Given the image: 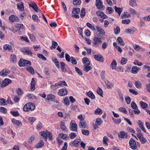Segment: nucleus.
Wrapping results in <instances>:
<instances>
[{
  "label": "nucleus",
  "instance_id": "32",
  "mask_svg": "<svg viewBox=\"0 0 150 150\" xmlns=\"http://www.w3.org/2000/svg\"><path fill=\"white\" fill-rule=\"evenodd\" d=\"M44 145V142L42 140H41L40 141L37 145H36V147L37 148L42 147Z\"/></svg>",
  "mask_w": 150,
  "mask_h": 150
},
{
  "label": "nucleus",
  "instance_id": "4",
  "mask_svg": "<svg viewBox=\"0 0 150 150\" xmlns=\"http://www.w3.org/2000/svg\"><path fill=\"white\" fill-rule=\"evenodd\" d=\"M129 145L131 148L135 150L137 148V145L135 140L133 138H131L129 141Z\"/></svg>",
  "mask_w": 150,
  "mask_h": 150
},
{
  "label": "nucleus",
  "instance_id": "57",
  "mask_svg": "<svg viewBox=\"0 0 150 150\" xmlns=\"http://www.w3.org/2000/svg\"><path fill=\"white\" fill-rule=\"evenodd\" d=\"M130 15L128 13L127 14V12H124V14H123L122 16V18H128L130 17Z\"/></svg>",
  "mask_w": 150,
  "mask_h": 150
},
{
  "label": "nucleus",
  "instance_id": "64",
  "mask_svg": "<svg viewBox=\"0 0 150 150\" xmlns=\"http://www.w3.org/2000/svg\"><path fill=\"white\" fill-rule=\"evenodd\" d=\"M89 62L88 59L86 57H84L83 59L82 62L84 64H88Z\"/></svg>",
  "mask_w": 150,
  "mask_h": 150
},
{
  "label": "nucleus",
  "instance_id": "5",
  "mask_svg": "<svg viewBox=\"0 0 150 150\" xmlns=\"http://www.w3.org/2000/svg\"><path fill=\"white\" fill-rule=\"evenodd\" d=\"M94 58L96 60L100 62H104V58L100 54L95 55Z\"/></svg>",
  "mask_w": 150,
  "mask_h": 150
},
{
  "label": "nucleus",
  "instance_id": "60",
  "mask_svg": "<svg viewBox=\"0 0 150 150\" xmlns=\"http://www.w3.org/2000/svg\"><path fill=\"white\" fill-rule=\"evenodd\" d=\"M133 64L134 65H137L139 66H140L142 65V64L141 62H139L137 60H136L133 62Z\"/></svg>",
  "mask_w": 150,
  "mask_h": 150
},
{
  "label": "nucleus",
  "instance_id": "25",
  "mask_svg": "<svg viewBox=\"0 0 150 150\" xmlns=\"http://www.w3.org/2000/svg\"><path fill=\"white\" fill-rule=\"evenodd\" d=\"M35 80L34 78H33L32 79L31 86L30 87V89L31 91H34L35 89Z\"/></svg>",
  "mask_w": 150,
  "mask_h": 150
},
{
  "label": "nucleus",
  "instance_id": "18",
  "mask_svg": "<svg viewBox=\"0 0 150 150\" xmlns=\"http://www.w3.org/2000/svg\"><path fill=\"white\" fill-rule=\"evenodd\" d=\"M97 30L99 32V34L101 35H105V32L104 30L100 27L98 26H96Z\"/></svg>",
  "mask_w": 150,
  "mask_h": 150
},
{
  "label": "nucleus",
  "instance_id": "37",
  "mask_svg": "<svg viewBox=\"0 0 150 150\" xmlns=\"http://www.w3.org/2000/svg\"><path fill=\"white\" fill-rule=\"evenodd\" d=\"M27 104H28V106H29V107H30L29 108L30 110H34L35 108V106L34 104L32 103H27Z\"/></svg>",
  "mask_w": 150,
  "mask_h": 150
},
{
  "label": "nucleus",
  "instance_id": "50",
  "mask_svg": "<svg viewBox=\"0 0 150 150\" xmlns=\"http://www.w3.org/2000/svg\"><path fill=\"white\" fill-rule=\"evenodd\" d=\"M132 108L134 109H138V106L134 102H132L131 104Z\"/></svg>",
  "mask_w": 150,
  "mask_h": 150
},
{
  "label": "nucleus",
  "instance_id": "21",
  "mask_svg": "<svg viewBox=\"0 0 150 150\" xmlns=\"http://www.w3.org/2000/svg\"><path fill=\"white\" fill-rule=\"evenodd\" d=\"M59 136L64 140H67L69 138V137L67 135L63 133L59 134Z\"/></svg>",
  "mask_w": 150,
  "mask_h": 150
},
{
  "label": "nucleus",
  "instance_id": "11",
  "mask_svg": "<svg viewBox=\"0 0 150 150\" xmlns=\"http://www.w3.org/2000/svg\"><path fill=\"white\" fill-rule=\"evenodd\" d=\"M21 51L23 53H26L28 55H29L32 53L28 47H25L22 48Z\"/></svg>",
  "mask_w": 150,
  "mask_h": 150
},
{
  "label": "nucleus",
  "instance_id": "55",
  "mask_svg": "<svg viewBox=\"0 0 150 150\" xmlns=\"http://www.w3.org/2000/svg\"><path fill=\"white\" fill-rule=\"evenodd\" d=\"M82 133L84 135H88L89 133V132L88 130L83 129L81 130Z\"/></svg>",
  "mask_w": 150,
  "mask_h": 150
},
{
  "label": "nucleus",
  "instance_id": "42",
  "mask_svg": "<svg viewBox=\"0 0 150 150\" xmlns=\"http://www.w3.org/2000/svg\"><path fill=\"white\" fill-rule=\"evenodd\" d=\"M86 14L85 9L84 8H82L81 10L80 16L81 18H83L85 16Z\"/></svg>",
  "mask_w": 150,
  "mask_h": 150
},
{
  "label": "nucleus",
  "instance_id": "17",
  "mask_svg": "<svg viewBox=\"0 0 150 150\" xmlns=\"http://www.w3.org/2000/svg\"><path fill=\"white\" fill-rule=\"evenodd\" d=\"M139 70V67L134 66L132 68V72L134 74H136L138 72Z\"/></svg>",
  "mask_w": 150,
  "mask_h": 150
},
{
  "label": "nucleus",
  "instance_id": "15",
  "mask_svg": "<svg viewBox=\"0 0 150 150\" xmlns=\"http://www.w3.org/2000/svg\"><path fill=\"white\" fill-rule=\"evenodd\" d=\"M12 122L14 124L20 127L22 125V123L21 121L16 120L15 119H13Z\"/></svg>",
  "mask_w": 150,
  "mask_h": 150
},
{
  "label": "nucleus",
  "instance_id": "45",
  "mask_svg": "<svg viewBox=\"0 0 150 150\" xmlns=\"http://www.w3.org/2000/svg\"><path fill=\"white\" fill-rule=\"evenodd\" d=\"M86 25L87 26L91 29L92 30H96L95 27L92 24H90L89 23H87Z\"/></svg>",
  "mask_w": 150,
  "mask_h": 150
},
{
  "label": "nucleus",
  "instance_id": "59",
  "mask_svg": "<svg viewBox=\"0 0 150 150\" xmlns=\"http://www.w3.org/2000/svg\"><path fill=\"white\" fill-rule=\"evenodd\" d=\"M35 139V137L33 135L31 136L30 138V139H28V142L30 144H31L32 143L33 141Z\"/></svg>",
  "mask_w": 150,
  "mask_h": 150
},
{
  "label": "nucleus",
  "instance_id": "35",
  "mask_svg": "<svg viewBox=\"0 0 150 150\" xmlns=\"http://www.w3.org/2000/svg\"><path fill=\"white\" fill-rule=\"evenodd\" d=\"M115 12L117 13L119 16L122 11V8L117 7L116 6H115Z\"/></svg>",
  "mask_w": 150,
  "mask_h": 150
},
{
  "label": "nucleus",
  "instance_id": "9",
  "mask_svg": "<svg viewBox=\"0 0 150 150\" xmlns=\"http://www.w3.org/2000/svg\"><path fill=\"white\" fill-rule=\"evenodd\" d=\"M80 139H75L72 142H71L70 145L72 146L77 147L79 146V144L80 143Z\"/></svg>",
  "mask_w": 150,
  "mask_h": 150
},
{
  "label": "nucleus",
  "instance_id": "34",
  "mask_svg": "<svg viewBox=\"0 0 150 150\" xmlns=\"http://www.w3.org/2000/svg\"><path fill=\"white\" fill-rule=\"evenodd\" d=\"M15 28L18 29V30L21 29H23L24 28V26L22 24H17L15 25Z\"/></svg>",
  "mask_w": 150,
  "mask_h": 150
},
{
  "label": "nucleus",
  "instance_id": "8",
  "mask_svg": "<svg viewBox=\"0 0 150 150\" xmlns=\"http://www.w3.org/2000/svg\"><path fill=\"white\" fill-rule=\"evenodd\" d=\"M96 5L98 9L101 10L103 7L101 0H96Z\"/></svg>",
  "mask_w": 150,
  "mask_h": 150
},
{
  "label": "nucleus",
  "instance_id": "24",
  "mask_svg": "<svg viewBox=\"0 0 150 150\" xmlns=\"http://www.w3.org/2000/svg\"><path fill=\"white\" fill-rule=\"evenodd\" d=\"M10 59L11 61L14 63H16L17 61L16 56L14 54H12L11 55Z\"/></svg>",
  "mask_w": 150,
  "mask_h": 150
},
{
  "label": "nucleus",
  "instance_id": "33",
  "mask_svg": "<svg viewBox=\"0 0 150 150\" xmlns=\"http://www.w3.org/2000/svg\"><path fill=\"white\" fill-rule=\"evenodd\" d=\"M135 85L137 88H141L142 87V84L139 81H135Z\"/></svg>",
  "mask_w": 150,
  "mask_h": 150
},
{
  "label": "nucleus",
  "instance_id": "26",
  "mask_svg": "<svg viewBox=\"0 0 150 150\" xmlns=\"http://www.w3.org/2000/svg\"><path fill=\"white\" fill-rule=\"evenodd\" d=\"M3 48L5 50H8L9 51H11L12 49L11 46L8 44L4 45L3 47Z\"/></svg>",
  "mask_w": 150,
  "mask_h": 150
},
{
  "label": "nucleus",
  "instance_id": "7",
  "mask_svg": "<svg viewBox=\"0 0 150 150\" xmlns=\"http://www.w3.org/2000/svg\"><path fill=\"white\" fill-rule=\"evenodd\" d=\"M9 20L11 22H18L19 19L17 16L12 15L9 17Z\"/></svg>",
  "mask_w": 150,
  "mask_h": 150
},
{
  "label": "nucleus",
  "instance_id": "53",
  "mask_svg": "<svg viewBox=\"0 0 150 150\" xmlns=\"http://www.w3.org/2000/svg\"><path fill=\"white\" fill-rule=\"evenodd\" d=\"M62 123L63 124H62L61 125L60 127L61 129L64 130V131L67 132V128L64 125V123L63 122H62Z\"/></svg>",
  "mask_w": 150,
  "mask_h": 150
},
{
  "label": "nucleus",
  "instance_id": "10",
  "mask_svg": "<svg viewBox=\"0 0 150 150\" xmlns=\"http://www.w3.org/2000/svg\"><path fill=\"white\" fill-rule=\"evenodd\" d=\"M10 71L7 69H5L0 72V75L3 76H5L8 74Z\"/></svg>",
  "mask_w": 150,
  "mask_h": 150
},
{
  "label": "nucleus",
  "instance_id": "29",
  "mask_svg": "<svg viewBox=\"0 0 150 150\" xmlns=\"http://www.w3.org/2000/svg\"><path fill=\"white\" fill-rule=\"evenodd\" d=\"M110 66L112 69H116V67L117 66V63L115 60L113 59L112 62Z\"/></svg>",
  "mask_w": 150,
  "mask_h": 150
},
{
  "label": "nucleus",
  "instance_id": "38",
  "mask_svg": "<svg viewBox=\"0 0 150 150\" xmlns=\"http://www.w3.org/2000/svg\"><path fill=\"white\" fill-rule=\"evenodd\" d=\"M6 101L4 98H1L0 99V105H6Z\"/></svg>",
  "mask_w": 150,
  "mask_h": 150
},
{
  "label": "nucleus",
  "instance_id": "54",
  "mask_svg": "<svg viewBox=\"0 0 150 150\" xmlns=\"http://www.w3.org/2000/svg\"><path fill=\"white\" fill-rule=\"evenodd\" d=\"M129 4L133 7L136 6V2L135 0H130L129 1Z\"/></svg>",
  "mask_w": 150,
  "mask_h": 150
},
{
  "label": "nucleus",
  "instance_id": "31",
  "mask_svg": "<svg viewBox=\"0 0 150 150\" xmlns=\"http://www.w3.org/2000/svg\"><path fill=\"white\" fill-rule=\"evenodd\" d=\"M105 82L108 88H111L113 87L114 85L112 83H111L108 81H105Z\"/></svg>",
  "mask_w": 150,
  "mask_h": 150
},
{
  "label": "nucleus",
  "instance_id": "13",
  "mask_svg": "<svg viewBox=\"0 0 150 150\" xmlns=\"http://www.w3.org/2000/svg\"><path fill=\"white\" fill-rule=\"evenodd\" d=\"M118 136L119 137L123 138L125 137L127 138L128 135L127 133H125L124 131H121L118 134Z\"/></svg>",
  "mask_w": 150,
  "mask_h": 150
},
{
  "label": "nucleus",
  "instance_id": "39",
  "mask_svg": "<svg viewBox=\"0 0 150 150\" xmlns=\"http://www.w3.org/2000/svg\"><path fill=\"white\" fill-rule=\"evenodd\" d=\"M40 134L41 135L43 136L44 137H45V139L46 141L47 140V133L45 131H42V132H40Z\"/></svg>",
  "mask_w": 150,
  "mask_h": 150
},
{
  "label": "nucleus",
  "instance_id": "3",
  "mask_svg": "<svg viewBox=\"0 0 150 150\" xmlns=\"http://www.w3.org/2000/svg\"><path fill=\"white\" fill-rule=\"evenodd\" d=\"M55 98L56 96L54 95L50 94L47 95V97L45 99V100L58 103H59V101L55 99Z\"/></svg>",
  "mask_w": 150,
  "mask_h": 150
},
{
  "label": "nucleus",
  "instance_id": "28",
  "mask_svg": "<svg viewBox=\"0 0 150 150\" xmlns=\"http://www.w3.org/2000/svg\"><path fill=\"white\" fill-rule=\"evenodd\" d=\"M140 104L142 108L143 109H145L148 108V105L146 103L141 101L140 102Z\"/></svg>",
  "mask_w": 150,
  "mask_h": 150
},
{
  "label": "nucleus",
  "instance_id": "46",
  "mask_svg": "<svg viewBox=\"0 0 150 150\" xmlns=\"http://www.w3.org/2000/svg\"><path fill=\"white\" fill-rule=\"evenodd\" d=\"M97 93L101 96L103 97V92L102 89L99 87H98L97 91Z\"/></svg>",
  "mask_w": 150,
  "mask_h": 150
},
{
  "label": "nucleus",
  "instance_id": "63",
  "mask_svg": "<svg viewBox=\"0 0 150 150\" xmlns=\"http://www.w3.org/2000/svg\"><path fill=\"white\" fill-rule=\"evenodd\" d=\"M42 124L41 122H38L36 126L37 129H40L42 127Z\"/></svg>",
  "mask_w": 150,
  "mask_h": 150
},
{
  "label": "nucleus",
  "instance_id": "12",
  "mask_svg": "<svg viewBox=\"0 0 150 150\" xmlns=\"http://www.w3.org/2000/svg\"><path fill=\"white\" fill-rule=\"evenodd\" d=\"M58 94L60 96H63L67 94V91L65 88L60 89L58 93Z\"/></svg>",
  "mask_w": 150,
  "mask_h": 150
},
{
  "label": "nucleus",
  "instance_id": "48",
  "mask_svg": "<svg viewBox=\"0 0 150 150\" xmlns=\"http://www.w3.org/2000/svg\"><path fill=\"white\" fill-rule=\"evenodd\" d=\"M29 104H26L25 105L23 108V110L25 112H28L30 110L29 108L30 107H29L28 106Z\"/></svg>",
  "mask_w": 150,
  "mask_h": 150
},
{
  "label": "nucleus",
  "instance_id": "23",
  "mask_svg": "<svg viewBox=\"0 0 150 150\" xmlns=\"http://www.w3.org/2000/svg\"><path fill=\"white\" fill-rule=\"evenodd\" d=\"M17 8L19 10L21 11H23L24 10V7L23 3L21 2L19 4H17Z\"/></svg>",
  "mask_w": 150,
  "mask_h": 150
},
{
  "label": "nucleus",
  "instance_id": "14",
  "mask_svg": "<svg viewBox=\"0 0 150 150\" xmlns=\"http://www.w3.org/2000/svg\"><path fill=\"white\" fill-rule=\"evenodd\" d=\"M137 137L140 140L141 143L142 144H145L147 141L146 138L144 137L143 134Z\"/></svg>",
  "mask_w": 150,
  "mask_h": 150
},
{
  "label": "nucleus",
  "instance_id": "49",
  "mask_svg": "<svg viewBox=\"0 0 150 150\" xmlns=\"http://www.w3.org/2000/svg\"><path fill=\"white\" fill-rule=\"evenodd\" d=\"M58 45V44L57 42L54 41H52V45L50 46V48L51 49H52V48L55 49L56 48V46H57Z\"/></svg>",
  "mask_w": 150,
  "mask_h": 150
},
{
  "label": "nucleus",
  "instance_id": "47",
  "mask_svg": "<svg viewBox=\"0 0 150 150\" xmlns=\"http://www.w3.org/2000/svg\"><path fill=\"white\" fill-rule=\"evenodd\" d=\"M32 18L34 21L36 22H38L40 21V19L38 16L36 15H33L32 16Z\"/></svg>",
  "mask_w": 150,
  "mask_h": 150
},
{
  "label": "nucleus",
  "instance_id": "27",
  "mask_svg": "<svg viewBox=\"0 0 150 150\" xmlns=\"http://www.w3.org/2000/svg\"><path fill=\"white\" fill-rule=\"evenodd\" d=\"M138 125L140 127V128L142 129V130L144 132H146V130L144 127L143 126V124L142 123V121H141L140 120H139L138 121Z\"/></svg>",
  "mask_w": 150,
  "mask_h": 150
},
{
  "label": "nucleus",
  "instance_id": "61",
  "mask_svg": "<svg viewBox=\"0 0 150 150\" xmlns=\"http://www.w3.org/2000/svg\"><path fill=\"white\" fill-rule=\"evenodd\" d=\"M75 69L76 71L79 75H83V73L82 71L80 70L79 68L77 67H75Z\"/></svg>",
  "mask_w": 150,
  "mask_h": 150
},
{
  "label": "nucleus",
  "instance_id": "36",
  "mask_svg": "<svg viewBox=\"0 0 150 150\" xmlns=\"http://www.w3.org/2000/svg\"><path fill=\"white\" fill-rule=\"evenodd\" d=\"M117 41L121 46H123L125 45L124 42L122 38L121 37H118L117 38Z\"/></svg>",
  "mask_w": 150,
  "mask_h": 150
},
{
  "label": "nucleus",
  "instance_id": "56",
  "mask_svg": "<svg viewBox=\"0 0 150 150\" xmlns=\"http://www.w3.org/2000/svg\"><path fill=\"white\" fill-rule=\"evenodd\" d=\"M36 118L33 117H29L28 120L29 122L31 124H33V123L36 120Z\"/></svg>",
  "mask_w": 150,
  "mask_h": 150
},
{
  "label": "nucleus",
  "instance_id": "30",
  "mask_svg": "<svg viewBox=\"0 0 150 150\" xmlns=\"http://www.w3.org/2000/svg\"><path fill=\"white\" fill-rule=\"evenodd\" d=\"M79 125L80 128H86V122L84 121H80L79 124Z\"/></svg>",
  "mask_w": 150,
  "mask_h": 150
},
{
  "label": "nucleus",
  "instance_id": "52",
  "mask_svg": "<svg viewBox=\"0 0 150 150\" xmlns=\"http://www.w3.org/2000/svg\"><path fill=\"white\" fill-rule=\"evenodd\" d=\"M64 103L65 105L66 106H68L69 105V100L68 98L67 97H65L64 98Z\"/></svg>",
  "mask_w": 150,
  "mask_h": 150
},
{
  "label": "nucleus",
  "instance_id": "43",
  "mask_svg": "<svg viewBox=\"0 0 150 150\" xmlns=\"http://www.w3.org/2000/svg\"><path fill=\"white\" fill-rule=\"evenodd\" d=\"M16 92L18 96L21 95L23 93L22 89L20 88H17L16 89Z\"/></svg>",
  "mask_w": 150,
  "mask_h": 150
},
{
  "label": "nucleus",
  "instance_id": "41",
  "mask_svg": "<svg viewBox=\"0 0 150 150\" xmlns=\"http://www.w3.org/2000/svg\"><path fill=\"white\" fill-rule=\"evenodd\" d=\"M96 122L97 125H100L102 123L103 121L100 118H98L96 119Z\"/></svg>",
  "mask_w": 150,
  "mask_h": 150
},
{
  "label": "nucleus",
  "instance_id": "6",
  "mask_svg": "<svg viewBox=\"0 0 150 150\" xmlns=\"http://www.w3.org/2000/svg\"><path fill=\"white\" fill-rule=\"evenodd\" d=\"M11 81L9 79H6L2 82L1 84V87H4L8 85V84L11 83Z\"/></svg>",
  "mask_w": 150,
  "mask_h": 150
},
{
  "label": "nucleus",
  "instance_id": "62",
  "mask_svg": "<svg viewBox=\"0 0 150 150\" xmlns=\"http://www.w3.org/2000/svg\"><path fill=\"white\" fill-rule=\"evenodd\" d=\"M71 63L73 64H77V61L76 59L73 57H71Z\"/></svg>",
  "mask_w": 150,
  "mask_h": 150
},
{
  "label": "nucleus",
  "instance_id": "22",
  "mask_svg": "<svg viewBox=\"0 0 150 150\" xmlns=\"http://www.w3.org/2000/svg\"><path fill=\"white\" fill-rule=\"evenodd\" d=\"M26 70L30 72L32 74H33L34 73V70L33 67L30 66H27L26 67Z\"/></svg>",
  "mask_w": 150,
  "mask_h": 150
},
{
  "label": "nucleus",
  "instance_id": "20",
  "mask_svg": "<svg viewBox=\"0 0 150 150\" xmlns=\"http://www.w3.org/2000/svg\"><path fill=\"white\" fill-rule=\"evenodd\" d=\"M86 95L90 98L92 99H94L95 98V96L93 93L91 91L86 93Z\"/></svg>",
  "mask_w": 150,
  "mask_h": 150
},
{
  "label": "nucleus",
  "instance_id": "40",
  "mask_svg": "<svg viewBox=\"0 0 150 150\" xmlns=\"http://www.w3.org/2000/svg\"><path fill=\"white\" fill-rule=\"evenodd\" d=\"M95 114L96 115H101L103 111L100 108H98L95 111Z\"/></svg>",
  "mask_w": 150,
  "mask_h": 150
},
{
  "label": "nucleus",
  "instance_id": "2",
  "mask_svg": "<svg viewBox=\"0 0 150 150\" xmlns=\"http://www.w3.org/2000/svg\"><path fill=\"white\" fill-rule=\"evenodd\" d=\"M31 64V62L28 60H25L23 59H20L18 62V65L20 67L23 66H30Z\"/></svg>",
  "mask_w": 150,
  "mask_h": 150
},
{
  "label": "nucleus",
  "instance_id": "58",
  "mask_svg": "<svg viewBox=\"0 0 150 150\" xmlns=\"http://www.w3.org/2000/svg\"><path fill=\"white\" fill-rule=\"evenodd\" d=\"M118 110L125 114H127V110L124 107H122L118 109Z\"/></svg>",
  "mask_w": 150,
  "mask_h": 150
},
{
  "label": "nucleus",
  "instance_id": "44",
  "mask_svg": "<svg viewBox=\"0 0 150 150\" xmlns=\"http://www.w3.org/2000/svg\"><path fill=\"white\" fill-rule=\"evenodd\" d=\"M80 9L79 8H74L72 11V13L73 14H78L80 13Z\"/></svg>",
  "mask_w": 150,
  "mask_h": 150
},
{
  "label": "nucleus",
  "instance_id": "1",
  "mask_svg": "<svg viewBox=\"0 0 150 150\" xmlns=\"http://www.w3.org/2000/svg\"><path fill=\"white\" fill-rule=\"evenodd\" d=\"M104 37L99 33H96L93 38V44L96 46H98L101 44L102 43V39Z\"/></svg>",
  "mask_w": 150,
  "mask_h": 150
},
{
  "label": "nucleus",
  "instance_id": "19",
  "mask_svg": "<svg viewBox=\"0 0 150 150\" xmlns=\"http://www.w3.org/2000/svg\"><path fill=\"white\" fill-rule=\"evenodd\" d=\"M89 64L90 62H89V63H88V64H85L83 66V70L86 72H88L91 69V67L89 65Z\"/></svg>",
  "mask_w": 150,
  "mask_h": 150
},
{
  "label": "nucleus",
  "instance_id": "51",
  "mask_svg": "<svg viewBox=\"0 0 150 150\" xmlns=\"http://www.w3.org/2000/svg\"><path fill=\"white\" fill-rule=\"evenodd\" d=\"M112 119L114 122L116 124H119L121 122V120L120 119H115L113 117H112Z\"/></svg>",
  "mask_w": 150,
  "mask_h": 150
},
{
  "label": "nucleus",
  "instance_id": "16",
  "mask_svg": "<svg viewBox=\"0 0 150 150\" xmlns=\"http://www.w3.org/2000/svg\"><path fill=\"white\" fill-rule=\"evenodd\" d=\"M70 125L71 128V130L74 131H77V125L76 124L71 122Z\"/></svg>",
  "mask_w": 150,
  "mask_h": 150
}]
</instances>
